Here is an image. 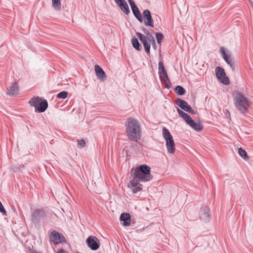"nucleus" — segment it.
I'll return each mask as SVG.
<instances>
[{
    "label": "nucleus",
    "instance_id": "nucleus-1",
    "mask_svg": "<svg viewBox=\"0 0 253 253\" xmlns=\"http://www.w3.org/2000/svg\"><path fill=\"white\" fill-rule=\"evenodd\" d=\"M127 136L130 140L137 141L141 138V126L134 118H128L126 122Z\"/></svg>",
    "mask_w": 253,
    "mask_h": 253
},
{
    "label": "nucleus",
    "instance_id": "nucleus-2",
    "mask_svg": "<svg viewBox=\"0 0 253 253\" xmlns=\"http://www.w3.org/2000/svg\"><path fill=\"white\" fill-rule=\"evenodd\" d=\"M130 174L132 176V179L136 180L138 182H147L153 178V176L151 174V168L146 165L132 169Z\"/></svg>",
    "mask_w": 253,
    "mask_h": 253
},
{
    "label": "nucleus",
    "instance_id": "nucleus-3",
    "mask_svg": "<svg viewBox=\"0 0 253 253\" xmlns=\"http://www.w3.org/2000/svg\"><path fill=\"white\" fill-rule=\"evenodd\" d=\"M234 104L237 109L242 114H246L250 106V101L239 91L233 93Z\"/></svg>",
    "mask_w": 253,
    "mask_h": 253
},
{
    "label": "nucleus",
    "instance_id": "nucleus-4",
    "mask_svg": "<svg viewBox=\"0 0 253 253\" xmlns=\"http://www.w3.org/2000/svg\"><path fill=\"white\" fill-rule=\"evenodd\" d=\"M162 133L166 140L168 152L170 154H173L175 152V148L172 136L170 133L169 130L166 127H163Z\"/></svg>",
    "mask_w": 253,
    "mask_h": 253
},
{
    "label": "nucleus",
    "instance_id": "nucleus-5",
    "mask_svg": "<svg viewBox=\"0 0 253 253\" xmlns=\"http://www.w3.org/2000/svg\"><path fill=\"white\" fill-rule=\"evenodd\" d=\"M45 217L46 213L43 209H37L32 212L31 219L35 225L39 226L41 221L44 220Z\"/></svg>",
    "mask_w": 253,
    "mask_h": 253
},
{
    "label": "nucleus",
    "instance_id": "nucleus-6",
    "mask_svg": "<svg viewBox=\"0 0 253 253\" xmlns=\"http://www.w3.org/2000/svg\"><path fill=\"white\" fill-rule=\"evenodd\" d=\"M216 76L219 80L221 83L225 85L230 84L229 78L226 77L224 69L220 67H217L215 69Z\"/></svg>",
    "mask_w": 253,
    "mask_h": 253
},
{
    "label": "nucleus",
    "instance_id": "nucleus-7",
    "mask_svg": "<svg viewBox=\"0 0 253 253\" xmlns=\"http://www.w3.org/2000/svg\"><path fill=\"white\" fill-rule=\"evenodd\" d=\"M86 243L87 246L93 251H96L99 248L100 241L96 236H89L86 239Z\"/></svg>",
    "mask_w": 253,
    "mask_h": 253
},
{
    "label": "nucleus",
    "instance_id": "nucleus-8",
    "mask_svg": "<svg viewBox=\"0 0 253 253\" xmlns=\"http://www.w3.org/2000/svg\"><path fill=\"white\" fill-rule=\"evenodd\" d=\"M49 238L51 242L56 244L66 243L67 242L65 237L55 230L51 231Z\"/></svg>",
    "mask_w": 253,
    "mask_h": 253
},
{
    "label": "nucleus",
    "instance_id": "nucleus-9",
    "mask_svg": "<svg viewBox=\"0 0 253 253\" xmlns=\"http://www.w3.org/2000/svg\"><path fill=\"white\" fill-rule=\"evenodd\" d=\"M177 105L184 111L191 113L192 114H196V111H194L190 105H188L187 102L180 98L177 99Z\"/></svg>",
    "mask_w": 253,
    "mask_h": 253
},
{
    "label": "nucleus",
    "instance_id": "nucleus-10",
    "mask_svg": "<svg viewBox=\"0 0 253 253\" xmlns=\"http://www.w3.org/2000/svg\"><path fill=\"white\" fill-rule=\"evenodd\" d=\"M220 52L224 60L230 66L232 70L234 71L235 68V63L231 55H228L226 53L223 47L220 48Z\"/></svg>",
    "mask_w": 253,
    "mask_h": 253
},
{
    "label": "nucleus",
    "instance_id": "nucleus-11",
    "mask_svg": "<svg viewBox=\"0 0 253 253\" xmlns=\"http://www.w3.org/2000/svg\"><path fill=\"white\" fill-rule=\"evenodd\" d=\"M159 65V74L161 80L166 83H169V80L167 71L162 61H160Z\"/></svg>",
    "mask_w": 253,
    "mask_h": 253
},
{
    "label": "nucleus",
    "instance_id": "nucleus-12",
    "mask_svg": "<svg viewBox=\"0 0 253 253\" xmlns=\"http://www.w3.org/2000/svg\"><path fill=\"white\" fill-rule=\"evenodd\" d=\"M143 16L144 25L146 26H150L151 27H154V21L152 17L151 12L148 9H145L143 12Z\"/></svg>",
    "mask_w": 253,
    "mask_h": 253
},
{
    "label": "nucleus",
    "instance_id": "nucleus-13",
    "mask_svg": "<svg viewBox=\"0 0 253 253\" xmlns=\"http://www.w3.org/2000/svg\"><path fill=\"white\" fill-rule=\"evenodd\" d=\"M200 218L205 222H208L211 218V214L210 213V209L207 206L203 207L201 208L200 211Z\"/></svg>",
    "mask_w": 253,
    "mask_h": 253
},
{
    "label": "nucleus",
    "instance_id": "nucleus-14",
    "mask_svg": "<svg viewBox=\"0 0 253 253\" xmlns=\"http://www.w3.org/2000/svg\"><path fill=\"white\" fill-rule=\"evenodd\" d=\"M136 35L139 39L140 42L142 43L145 52L148 54H150V44L148 41L147 40L146 36L139 32H136Z\"/></svg>",
    "mask_w": 253,
    "mask_h": 253
},
{
    "label": "nucleus",
    "instance_id": "nucleus-15",
    "mask_svg": "<svg viewBox=\"0 0 253 253\" xmlns=\"http://www.w3.org/2000/svg\"><path fill=\"white\" fill-rule=\"evenodd\" d=\"M139 182L136 180L132 179L128 185V187L131 189L134 194H137L142 190V185Z\"/></svg>",
    "mask_w": 253,
    "mask_h": 253
},
{
    "label": "nucleus",
    "instance_id": "nucleus-16",
    "mask_svg": "<svg viewBox=\"0 0 253 253\" xmlns=\"http://www.w3.org/2000/svg\"><path fill=\"white\" fill-rule=\"evenodd\" d=\"M114 1L126 14L128 15L130 13L128 5L125 0H114Z\"/></svg>",
    "mask_w": 253,
    "mask_h": 253
},
{
    "label": "nucleus",
    "instance_id": "nucleus-17",
    "mask_svg": "<svg viewBox=\"0 0 253 253\" xmlns=\"http://www.w3.org/2000/svg\"><path fill=\"white\" fill-rule=\"evenodd\" d=\"M95 74L97 78L101 81H105L107 79V76L103 70L98 65L94 66Z\"/></svg>",
    "mask_w": 253,
    "mask_h": 253
},
{
    "label": "nucleus",
    "instance_id": "nucleus-18",
    "mask_svg": "<svg viewBox=\"0 0 253 253\" xmlns=\"http://www.w3.org/2000/svg\"><path fill=\"white\" fill-rule=\"evenodd\" d=\"M7 94L10 96H13L17 94L18 92V84L17 82L12 83L8 88H7Z\"/></svg>",
    "mask_w": 253,
    "mask_h": 253
},
{
    "label": "nucleus",
    "instance_id": "nucleus-19",
    "mask_svg": "<svg viewBox=\"0 0 253 253\" xmlns=\"http://www.w3.org/2000/svg\"><path fill=\"white\" fill-rule=\"evenodd\" d=\"M186 123L196 131H200L203 128V126L200 122L197 123L194 122L191 117Z\"/></svg>",
    "mask_w": 253,
    "mask_h": 253
},
{
    "label": "nucleus",
    "instance_id": "nucleus-20",
    "mask_svg": "<svg viewBox=\"0 0 253 253\" xmlns=\"http://www.w3.org/2000/svg\"><path fill=\"white\" fill-rule=\"evenodd\" d=\"M131 216L129 213H122L120 217V220L124 222V225L128 226L130 225Z\"/></svg>",
    "mask_w": 253,
    "mask_h": 253
},
{
    "label": "nucleus",
    "instance_id": "nucleus-21",
    "mask_svg": "<svg viewBox=\"0 0 253 253\" xmlns=\"http://www.w3.org/2000/svg\"><path fill=\"white\" fill-rule=\"evenodd\" d=\"M48 107L47 101L45 99H42L39 106L35 109L36 112L42 113L44 112Z\"/></svg>",
    "mask_w": 253,
    "mask_h": 253
},
{
    "label": "nucleus",
    "instance_id": "nucleus-22",
    "mask_svg": "<svg viewBox=\"0 0 253 253\" xmlns=\"http://www.w3.org/2000/svg\"><path fill=\"white\" fill-rule=\"evenodd\" d=\"M132 12L134 15V16L136 17V18L141 23L143 22V18L142 15L138 9L137 6H135L134 7H132L131 8Z\"/></svg>",
    "mask_w": 253,
    "mask_h": 253
},
{
    "label": "nucleus",
    "instance_id": "nucleus-23",
    "mask_svg": "<svg viewBox=\"0 0 253 253\" xmlns=\"http://www.w3.org/2000/svg\"><path fill=\"white\" fill-rule=\"evenodd\" d=\"M42 99L38 96L34 97L30 99L29 103L31 106H34L35 107V109H36V108L39 106V104L41 101H42Z\"/></svg>",
    "mask_w": 253,
    "mask_h": 253
},
{
    "label": "nucleus",
    "instance_id": "nucleus-24",
    "mask_svg": "<svg viewBox=\"0 0 253 253\" xmlns=\"http://www.w3.org/2000/svg\"><path fill=\"white\" fill-rule=\"evenodd\" d=\"M131 43L133 47L137 51H140L141 49V46L139 43L138 40L136 38H133L131 40Z\"/></svg>",
    "mask_w": 253,
    "mask_h": 253
},
{
    "label": "nucleus",
    "instance_id": "nucleus-25",
    "mask_svg": "<svg viewBox=\"0 0 253 253\" xmlns=\"http://www.w3.org/2000/svg\"><path fill=\"white\" fill-rule=\"evenodd\" d=\"M177 111L179 116L181 118H182L185 120V121L186 122L188 120V119H190L191 117L188 114L186 113L185 112L182 111L181 110H180L179 108L177 109Z\"/></svg>",
    "mask_w": 253,
    "mask_h": 253
},
{
    "label": "nucleus",
    "instance_id": "nucleus-26",
    "mask_svg": "<svg viewBox=\"0 0 253 253\" xmlns=\"http://www.w3.org/2000/svg\"><path fill=\"white\" fill-rule=\"evenodd\" d=\"M52 4L56 10L59 11L61 9V3L60 0H52Z\"/></svg>",
    "mask_w": 253,
    "mask_h": 253
},
{
    "label": "nucleus",
    "instance_id": "nucleus-27",
    "mask_svg": "<svg viewBox=\"0 0 253 253\" xmlns=\"http://www.w3.org/2000/svg\"><path fill=\"white\" fill-rule=\"evenodd\" d=\"M175 92L180 95L185 94L186 91L185 89L181 86L178 85L176 86L175 89Z\"/></svg>",
    "mask_w": 253,
    "mask_h": 253
},
{
    "label": "nucleus",
    "instance_id": "nucleus-28",
    "mask_svg": "<svg viewBox=\"0 0 253 253\" xmlns=\"http://www.w3.org/2000/svg\"><path fill=\"white\" fill-rule=\"evenodd\" d=\"M238 153L240 155V156L244 159L246 160L248 159V156L247 152L245 150L243 149L242 148H240L238 149Z\"/></svg>",
    "mask_w": 253,
    "mask_h": 253
},
{
    "label": "nucleus",
    "instance_id": "nucleus-29",
    "mask_svg": "<svg viewBox=\"0 0 253 253\" xmlns=\"http://www.w3.org/2000/svg\"><path fill=\"white\" fill-rule=\"evenodd\" d=\"M68 94V93L67 91H63L58 93L56 97L58 98L64 99L67 98Z\"/></svg>",
    "mask_w": 253,
    "mask_h": 253
},
{
    "label": "nucleus",
    "instance_id": "nucleus-30",
    "mask_svg": "<svg viewBox=\"0 0 253 253\" xmlns=\"http://www.w3.org/2000/svg\"><path fill=\"white\" fill-rule=\"evenodd\" d=\"M156 38L157 41V42L158 44H160V45H161L162 40L164 38V36L163 34L161 33H157L156 34Z\"/></svg>",
    "mask_w": 253,
    "mask_h": 253
},
{
    "label": "nucleus",
    "instance_id": "nucleus-31",
    "mask_svg": "<svg viewBox=\"0 0 253 253\" xmlns=\"http://www.w3.org/2000/svg\"><path fill=\"white\" fill-rule=\"evenodd\" d=\"M146 38L149 43H152V42H155L153 36L150 33L149 34L147 35Z\"/></svg>",
    "mask_w": 253,
    "mask_h": 253
},
{
    "label": "nucleus",
    "instance_id": "nucleus-32",
    "mask_svg": "<svg viewBox=\"0 0 253 253\" xmlns=\"http://www.w3.org/2000/svg\"><path fill=\"white\" fill-rule=\"evenodd\" d=\"M78 145L81 147H84L85 145V141L84 139L78 140Z\"/></svg>",
    "mask_w": 253,
    "mask_h": 253
},
{
    "label": "nucleus",
    "instance_id": "nucleus-33",
    "mask_svg": "<svg viewBox=\"0 0 253 253\" xmlns=\"http://www.w3.org/2000/svg\"><path fill=\"white\" fill-rule=\"evenodd\" d=\"M0 212H1L2 214V215H6V211L4 209V208L0 201Z\"/></svg>",
    "mask_w": 253,
    "mask_h": 253
},
{
    "label": "nucleus",
    "instance_id": "nucleus-34",
    "mask_svg": "<svg viewBox=\"0 0 253 253\" xmlns=\"http://www.w3.org/2000/svg\"><path fill=\"white\" fill-rule=\"evenodd\" d=\"M141 29L142 30V31L144 32V33L145 34H146V35H147L148 34H149L150 33L148 29L145 28L143 26H142L141 27Z\"/></svg>",
    "mask_w": 253,
    "mask_h": 253
},
{
    "label": "nucleus",
    "instance_id": "nucleus-35",
    "mask_svg": "<svg viewBox=\"0 0 253 253\" xmlns=\"http://www.w3.org/2000/svg\"><path fill=\"white\" fill-rule=\"evenodd\" d=\"M128 2L131 6V8L134 7L136 6V5L135 4L134 1L133 0H128Z\"/></svg>",
    "mask_w": 253,
    "mask_h": 253
},
{
    "label": "nucleus",
    "instance_id": "nucleus-36",
    "mask_svg": "<svg viewBox=\"0 0 253 253\" xmlns=\"http://www.w3.org/2000/svg\"><path fill=\"white\" fill-rule=\"evenodd\" d=\"M152 47L154 50H157V45L155 42H152Z\"/></svg>",
    "mask_w": 253,
    "mask_h": 253
},
{
    "label": "nucleus",
    "instance_id": "nucleus-37",
    "mask_svg": "<svg viewBox=\"0 0 253 253\" xmlns=\"http://www.w3.org/2000/svg\"><path fill=\"white\" fill-rule=\"evenodd\" d=\"M226 114L230 116V113L228 110H226Z\"/></svg>",
    "mask_w": 253,
    "mask_h": 253
}]
</instances>
